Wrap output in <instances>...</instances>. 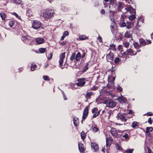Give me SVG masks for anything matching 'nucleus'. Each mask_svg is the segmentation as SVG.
<instances>
[{"label":"nucleus","mask_w":153,"mask_h":153,"mask_svg":"<svg viewBox=\"0 0 153 153\" xmlns=\"http://www.w3.org/2000/svg\"><path fill=\"white\" fill-rule=\"evenodd\" d=\"M91 78H81L77 79L76 85L79 87H82L90 85L91 83Z\"/></svg>","instance_id":"1"},{"label":"nucleus","mask_w":153,"mask_h":153,"mask_svg":"<svg viewBox=\"0 0 153 153\" xmlns=\"http://www.w3.org/2000/svg\"><path fill=\"white\" fill-rule=\"evenodd\" d=\"M42 14L45 19L48 20L53 17L54 14L55 13L53 10L51 9H46L43 10Z\"/></svg>","instance_id":"2"},{"label":"nucleus","mask_w":153,"mask_h":153,"mask_svg":"<svg viewBox=\"0 0 153 153\" xmlns=\"http://www.w3.org/2000/svg\"><path fill=\"white\" fill-rule=\"evenodd\" d=\"M22 40L26 44L29 45H33L34 39L28 36H22Z\"/></svg>","instance_id":"3"},{"label":"nucleus","mask_w":153,"mask_h":153,"mask_svg":"<svg viewBox=\"0 0 153 153\" xmlns=\"http://www.w3.org/2000/svg\"><path fill=\"white\" fill-rule=\"evenodd\" d=\"M65 52L62 53L60 56V59L59 61V67L60 68H61L62 69H63L64 68V67H62V66L63 60L65 58Z\"/></svg>","instance_id":"4"},{"label":"nucleus","mask_w":153,"mask_h":153,"mask_svg":"<svg viewBox=\"0 0 153 153\" xmlns=\"http://www.w3.org/2000/svg\"><path fill=\"white\" fill-rule=\"evenodd\" d=\"M41 25V23L37 20L33 21L32 24V27L35 29L39 28Z\"/></svg>","instance_id":"5"},{"label":"nucleus","mask_w":153,"mask_h":153,"mask_svg":"<svg viewBox=\"0 0 153 153\" xmlns=\"http://www.w3.org/2000/svg\"><path fill=\"white\" fill-rule=\"evenodd\" d=\"M89 106L88 105L86 107L84 110L82 116V119L83 120H85L87 117L88 114V108Z\"/></svg>","instance_id":"6"},{"label":"nucleus","mask_w":153,"mask_h":153,"mask_svg":"<svg viewBox=\"0 0 153 153\" xmlns=\"http://www.w3.org/2000/svg\"><path fill=\"white\" fill-rule=\"evenodd\" d=\"M106 57L107 61L110 62H113L114 58L113 53L110 51L106 55Z\"/></svg>","instance_id":"7"},{"label":"nucleus","mask_w":153,"mask_h":153,"mask_svg":"<svg viewBox=\"0 0 153 153\" xmlns=\"http://www.w3.org/2000/svg\"><path fill=\"white\" fill-rule=\"evenodd\" d=\"M91 148L93 149L94 152H97L99 150V147L98 145L95 143L93 142L91 143Z\"/></svg>","instance_id":"8"},{"label":"nucleus","mask_w":153,"mask_h":153,"mask_svg":"<svg viewBox=\"0 0 153 153\" xmlns=\"http://www.w3.org/2000/svg\"><path fill=\"white\" fill-rule=\"evenodd\" d=\"M116 117L117 118V120H120L123 122H126L127 120V119L123 115L120 114L119 113L117 114Z\"/></svg>","instance_id":"9"},{"label":"nucleus","mask_w":153,"mask_h":153,"mask_svg":"<svg viewBox=\"0 0 153 153\" xmlns=\"http://www.w3.org/2000/svg\"><path fill=\"white\" fill-rule=\"evenodd\" d=\"M78 146L79 152L82 153H84L85 150V148L84 147V144L82 143H79V142Z\"/></svg>","instance_id":"10"},{"label":"nucleus","mask_w":153,"mask_h":153,"mask_svg":"<svg viewBox=\"0 0 153 153\" xmlns=\"http://www.w3.org/2000/svg\"><path fill=\"white\" fill-rule=\"evenodd\" d=\"M141 51V50H136V51L135 52L131 48L129 49H127V52H128V53L129 54H130L132 55H136L137 53L140 52Z\"/></svg>","instance_id":"11"},{"label":"nucleus","mask_w":153,"mask_h":153,"mask_svg":"<svg viewBox=\"0 0 153 153\" xmlns=\"http://www.w3.org/2000/svg\"><path fill=\"white\" fill-rule=\"evenodd\" d=\"M116 105V103L114 101H110L107 104V106L108 107L113 108L115 107Z\"/></svg>","instance_id":"12"},{"label":"nucleus","mask_w":153,"mask_h":153,"mask_svg":"<svg viewBox=\"0 0 153 153\" xmlns=\"http://www.w3.org/2000/svg\"><path fill=\"white\" fill-rule=\"evenodd\" d=\"M125 10H126V12L125 13L129 12L130 13H134L136 14V13L135 10L131 6L125 8Z\"/></svg>","instance_id":"13"},{"label":"nucleus","mask_w":153,"mask_h":153,"mask_svg":"<svg viewBox=\"0 0 153 153\" xmlns=\"http://www.w3.org/2000/svg\"><path fill=\"white\" fill-rule=\"evenodd\" d=\"M112 135L115 137H117L118 135V134L117 133V132L116 128H112L110 131Z\"/></svg>","instance_id":"14"},{"label":"nucleus","mask_w":153,"mask_h":153,"mask_svg":"<svg viewBox=\"0 0 153 153\" xmlns=\"http://www.w3.org/2000/svg\"><path fill=\"white\" fill-rule=\"evenodd\" d=\"M118 4L117 10L119 12H121L122 9L123 8L124 4L123 3L121 2H119Z\"/></svg>","instance_id":"15"},{"label":"nucleus","mask_w":153,"mask_h":153,"mask_svg":"<svg viewBox=\"0 0 153 153\" xmlns=\"http://www.w3.org/2000/svg\"><path fill=\"white\" fill-rule=\"evenodd\" d=\"M117 100L121 103H126L127 101L125 97H123L122 96L121 97H118Z\"/></svg>","instance_id":"16"},{"label":"nucleus","mask_w":153,"mask_h":153,"mask_svg":"<svg viewBox=\"0 0 153 153\" xmlns=\"http://www.w3.org/2000/svg\"><path fill=\"white\" fill-rule=\"evenodd\" d=\"M73 122L75 126L76 127L78 126L79 125V118L76 117H74L73 118Z\"/></svg>","instance_id":"17"},{"label":"nucleus","mask_w":153,"mask_h":153,"mask_svg":"<svg viewBox=\"0 0 153 153\" xmlns=\"http://www.w3.org/2000/svg\"><path fill=\"white\" fill-rule=\"evenodd\" d=\"M133 45L134 48L137 49V50H140V48L142 47L140 44H139L138 42H134L133 43Z\"/></svg>","instance_id":"18"},{"label":"nucleus","mask_w":153,"mask_h":153,"mask_svg":"<svg viewBox=\"0 0 153 153\" xmlns=\"http://www.w3.org/2000/svg\"><path fill=\"white\" fill-rule=\"evenodd\" d=\"M140 44L142 46H144L147 45V42L143 38H140L139 39Z\"/></svg>","instance_id":"19"},{"label":"nucleus","mask_w":153,"mask_h":153,"mask_svg":"<svg viewBox=\"0 0 153 153\" xmlns=\"http://www.w3.org/2000/svg\"><path fill=\"white\" fill-rule=\"evenodd\" d=\"M90 61L86 63L85 65L83 68L82 71V72L83 73H85L88 69V66L89 65Z\"/></svg>","instance_id":"20"},{"label":"nucleus","mask_w":153,"mask_h":153,"mask_svg":"<svg viewBox=\"0 0 153 153\" xmlns=\"http://www.w3.org/2000/svg\"><path fill=\"white\" fill-rule=\"evenodd\" d=\"M93 93V92L91 91L87 93L85 95V97L86 100L91 99V96L92 95Z\"/></svg>","instance_id":"21"},{"label":"nucleus","mask_w":153,"mask_h":153,"mask_svg":"<svg viewBox=\"0 0 153 153\" xmlns=\"http://www.w3.org/2000/svg\"><path fill=\"white\" fill-rule=\"evenodd\" d=\"M36 41L39 44H42L44 42V40L42 38H37L36 39Z\"/></svg>","instance_id":"22"},{"label":"nucleus","mask_w":153,"mask_h":153,"mask_svg":"<svg viewBox=\"0 0 153 153\" xmlns=\"http://www.w3.org/2000/svg\"><path fill=\"white\" fill-rule=\"evenodd\" d=\"M81 58V54L79 52H78L77 54L75 55V59L76 61H79Z\"/></svg>","instance_id":"23"},{"label":"nucleus","mask_w":153,"mask_h":153,"mask_svg":"<svg viewBox=\"0 0 153 153\" xmlns=\"http://www.w3.org/2000/svg\"><path fill=\"white\" fill-rule=\"evenodd\" d=\"M86 135V133H85L84 131H82L80 134L81 139L84 140L85 138Z\"/></svg>","instance_id":"24"},{"label":"nucleus","mask_w":153,"mask_h":153,"mask_svg":"<svg viewBox=\"0 0 153 153\" xmlns=\"http://www.w3.org/2000/svg\"><path fill=\"white\" fill-rule=\"evenodd\" d=\"M0 15L2 20H4L5 19L6 15L4 12L2 11L0 13Z\"/></svg>","instance_id":"25"},{"label":"nucleus","mask_w":153,"mask_h":153,"mask_svg":"<svg viewBox=\"0 0 153 153\" xmlns=\"http://www.w3.org/2000/svg\"><path fill=\"white\" fill-rule=\"evenodd\" d=\"M131 126L134 128L136 127H138L139 126L138 123L137 121H134L133 122Z\"/></svg>","instance_id":"26"},{"label":"nucleus","mask_w":153,"mask_h":153,"mask_svg":"<svg viewBox=\"0 0 153 153\" xmlns=\"http://www.w3.org/2000/svg\"><path fill=\"white\" fill-rule=\"evenodd\" d=\"M16 22V21L11 19L8 25L10 27H12L14 25Z\"/></svg>","instance_id":"27"},{"label":"nucleus","mask_w":153,"mask_h":153,"mask_svg":"<svg viewBox=\"0 0 153 153\" xmlns=\"http://www.w3.org/2000/svg\"><path fill=\"white\" fill-rule=\"evenodd\" d=\"M131 37V35L130 34V31H127L124 34V37L126 38H130Z\"/></svg>","instance_id":"28"},{"label":"nucleus","mask_w":153,"mask_h":153,"mask_svg":"<svg viewBox=\"0 0 153 153\" xmlns=\"http://www.w3.org/2000/svg\"><path fill=\"white\" fill-rule=\"evenodd\" d=\"M26 15L28 16H32V12L30 9H28L27 10Z\"/></svg>","instance_id":"29"},{"label":"nucleus","mask_w":153,"mask_h":153,"mask_svg":"<svg viewBox=\"0 0 153 153\" xmlns=\"http://www.w3.org/2000/svg\"><path fill=\"white\" fill-rule=\"evenodd\" d=\"M88 37H87L85 35H81L79 36V39L81 40H85V39H88Z\"/></svg>","instance_id":"30"},{"label":"nucleus","mask_w":153,"mask_h":153,"mask_svg":"<svg viewBox=\"0 0 153 153\" xmlns=\"http://www.w3.org/2000/svg\"><path fill=\"white\" fill-rule=\"evenodd\" d=\"M153 131L152 127H147L146 128V133H149V132H152Z\"/></svg>","instance_id":"31"},{"label":"nucleus","mask_w":153,"mask_h":153,"mask_svg":"<svg viewBox=\"0 0 153 153\" xmlns=\"http://www.w3.org/2000/svg\"><path fill=\"white\" fill-rule=\"evenodd\" d=\"M46 51V49L45 48H40L39 49V51L40 53H44Z\"/></svg>","instance_id":"32"},{"label":"nucleus","mask_w":153,"mask_h":153,"mask_svg":"<svg viewBox=\"0 0 153 153\" xmlns=\"http://www.w3.org/2000/svg\"><path fill=\"white\" fill-rule=\"evenodd\" d=\"M100 111L101 110H99L98 111L95 113L93 116V118H95L97 117L100 114Z\"/></svg>","instance_id":"33"},{"label":"nucleus","mask_w":153,"mask_h":153,"mask_svg":"<svg viewBox=\"0 0 153 153\" xmlns=\"http://www.w3.org/2000/svg\"><path fill=\"white\" fill-rule=\"evenodd\" d=\"M37 67V65L36 64H32L31 65V66L30 69L31 71H33L35 70V68Z\"/></svg>","instance_id":"34"},{"label":"nucleus","mask_w":153,"mask_h":153,"mask_svg":"<svg viewBox=\"0 0 153 153\" xmlns=\"http://www.w3.org/2000/svg\"><path fill=\"white\" fill-rule=\"evenodd\" d=\"M115 148L117 150H120L121 151H122V150H123L122 148L120 147L119 144L118 143L116 144L115 145Z\"/></svg>","instance_id":"35"},{"label":"nucleus","mask_w":153,"mask_h":153,"mask_svg":"<svg viewBox=\"0 0 153 153\" xmlns=\"http://www.w3.org/2000/svg\"><path fill=\"white\" fill-rule=\"evenodd\" d=\"M76 85V83H71L70 84L71 88L73 90L76 89L77 88L75 87V86Z\"/></svg>","instance_id":"36"},{"label":"nucleus","mask_w":153,"mask_h":153,"mask_svg":"<svg viewBox=\"0 0 153 153\" xmlns=\"http://www.w3.org/2000/svg\"><path fill=\"white\" fill-rule=\"evenodd\" d=\"M75 52H73L71 56L70 57V60L72 61L74 60V59H75Z\"/></svg>","instance_id":"37"},{"label":"nucleus","mask_w":153,"mask_h":153,"mask_svg":"<svg viewBox=\"0 0 153 153\" xmlns=\"http://www.w3.org/2000/svg\"><path fill=\"white\" fill-rule=\"evenodd\" d=\"M92 130L93 132H97L99 130V129L97 127L94 126L92 128Z\"/></svg>","instance_id":"38"},{"label":"nucleus","mask_w":153,"mask_h":153,"mask_svg":"<svg viewBox=\"0 0 153 153\" xmlns=\"http://www.w3.org/2000/svg\"><path fill=\"white\" fill-rule=\"evenodd\" d=\"M119 25L120 27H124L126 26V24L124 22H120Z\"/></svg>","instance_id":"39"},{"label":"nucleus","mask_w":153,"mask_h":153,"mask_svg":"<svg viewBox=\"0 0 153 153\" xmlns=\"http://www.w3.org/2000/svg\"><path fill=\"white\" fill-rule=\"evenodd\" d=\"M136 18L135 14L132 15L128 17V19L130 20H133Z\"/></svg>","instance_id":"40"},{"label":"nucleus","mask_w":153,"mask_h":153,"mask_svg":"<svg viewBox=\"0 0 153 153\" xmlns=\"http://www.w3.org/2000/svg\"><path fill=\"white\" fill-rule=\"evenodd\" d=\"M53 56V53L52 52H50L47 56V59L48 60H51L52 57Z\"/></svg>","instance_id":"41"},{"label":"nucleus","mask_w":153,"mask_h":153,"mask_svg":"<svg viewBox=\"0 0 153 153\" xmlns=\"http://www.w3.org/2000/svg\"><path fill=\"white\" fill-rule=\"evenodd\" d=\"M116 45L114 44L111 45L110 47L109 48V49H112V48L115 50H116V48H115Z\"/></svg>","instance_id":"42"},{"label":"nucleus","mask_w":153,"mask_h":153,"mask_svg":"<svg viewBox=\"0 0 153 153\" xmlns=\"http://www.w3.org/2000/svg\"><path fill=\"white\" fill-rule=\"evenodd\" d=\"M11 14L12 15H13L16 17L18 19H20V17L15 12L12 13Z\"/></svg>","instance_id":"43"},{"label":"nucleus","mask_w":153,"mask_h":153,"mask_svg":"<svg viewBox=\"0 0 153 153\" xmlns=\"http://www.w3.org/2000/svg\"><path fill=\"white\" fill-rule=\"evenodd\" d=\"M120 60V59L118 57H116L115 59L114 62L115 64L118 63Z\"/></svg>","instance_id":"44"},{"label":"nucleus","mask_w":153,"mask_h":153,"mask_svg":"<svg viewBox=\"0 0 153 153\" xmlns=\"http://www.w3.org/2000/svg\"><path fill=\"white\" fill-rule=\"evenodd\" d=\"M98 109L97 107H94L91 110L92 113L93 114H94L97 111Z\"/></svg>","instance_id":"45"},{"label":"nucleus","mask_w":153,"mask_h":153,"mask_svg":"<svg viewBox=\"0 0 153 153\" xmlns=\"http://www.w3.org/2000/svg\"><path fill=\"white\" fill-rule=\"evenodd\" d=\"M123 137L125 138L126 140H128L129 138V137L128 136L127 133H126L123 135Z\"/></svg>","instance_id":"46"},{"label":"nucleus","mask_w":153,"mask_h":153,"mask_svg":"<svg viewBox=\"0 0 153 153\" xmlns=\"http://www.w3.org/2000/svg\"><path fill=\"white\" fill-rule=\"evenodd\" d=\"M129 43L128 42H125L123 43V46L126 48H128L129 46Z\"/></svg>","instance_id":"47"},{"label":"nucleus","mask_w":153,"mask_h":153,"mask_svg":"<svg viewBox=\"0 0 153 153\" xmlns=\"http://www.w3.org/2000/svg\"><path fill=\"white\" fill-rule=\"evenodd\" d=\"M134 151L133 149H129L125 151L127 153H132Z\"/></svg>","instance_id":"48"},{"label":"nucleus","mask_w":153,"mask_h":153,"mask_svg":"<svg viewBox=\"0 0 153 153\" xmlns=\"http://www.w3.org/2000/svg\"><path fill=\"white\" fill-rule=\"evenodd\" d=\"M117 90L120 92H122L123 91V88L119 85H118L117 88Z\"/></svg>","instance_id":"49"},{"label":"nucleus","mask_w":153,"mask_h":153,"mask_svg":"<svg viewBox=\"0 0 153 153\" xmlns=\"http://www.w3.org/2000/svg\"><path fill=\"white\" fill-rule=\"evenodd\" d=\"M43 79L45 81H49L50 79L49 77L47 76L44 75L43 76Z\"/></svg>","instance_id":"50"},{"label":"nucleus","mask_w":153,"mask_h":153,"mask_svg":"<svg viewBox=\"0 0 153 153\" xmlns=\"http://www.w3.org/2000/svg\"><path fill=\"white\" fill-rule=\"evenodd\" d=\"M62 91V95H63V96L64 100H67V97H66L65 94L64 93V92L63 91Z\"/></svg>","instance_id":"51"},{"label":"nucleus","mask_w":153,"mask_h":153,"mask_svg":"<svg viewBox=\"0 0 153 153\" xmlns=\"http://www.w3.org/2000/svg\"><path fill=\"white\" fill-rule=\"evenodd\" d=\"M14 2L17 4H20L22 3V1L21 0H13Z\"/></svg>","instance_id":"52"},{"label":"nucleus","mask_w":153,"mask_h":153,"mask_svg":"<svg viewBox=\"0 0 153 153\" xmlns=\"http://www.w3.org/2000/svg\"><path fill=\"white\" fill-rule=\"evenodd\" d=\"M147 114L149 116H152L153 115V113L151 112H148L146 114H144V115H146Z\"/></svg>","instance_id":"53"},{"label":"nucleus","mask_w":153,"mask_h":153,"mask_svg":"<svg viewBox=\"0 0 153 153\" xmlns=\"http://www.w3.org/2000/svg\"><path fill=\"white\" fill-rule=\"evenodd\" d=\"M69 35V33L67 31H65L63 33V35L66 37Z\"/></svg>","instance_id":"54"},{"label":"nucleus","mask_w":153,"mask_h":153,"mask_svg":"<svg viewBox=\"0 0 153 153\" xmlns=\"http://www.w3.org/2000/svg\"><path fill=\"white\" fill-rule=\"evenodd\" d=\"M59 43L61 45L64 46L66 45V42L63 41L62 42H59Z\"/></svg>","instance_id":"55"},{"label":"nucleus","mask_w":153,"mask_h":153,"mask_svg":"<svg viewBox=\"0 0 153 153\" xmlns=\"http://www.w3.org/2000/svg\"><path fill=\"white\" fill-rule=\"evenodd\" d=\"M111 144V143H109L108 141H107V140H106V146L107 147H110Z\"/></svg>","instance_id":"56"},{"label":"nucleus","mask_w":153,"mask_h":153,"mask_svg":"<svg viewBox=\"0 0 153 153\" xmlns=\"http://www.w3.org/2000/svg\"><path fill=\"white\" fill-rule=\"evenodd\" d=\"M148 122L150 124H152V120L151 117H149V118Z\"/></svg>","instance_id":"57"},{"label":"nucleus","mask_w":153,"mask_h":153,"mask_svg":"<svg viewBox=\"0 0 153 153\" xmlns=\"http://www.w3.org/2000/svg\"><path fill=\"white\" fill-rule=\"evenodd\" d=\"M110 71L112 73H114L116 71V69H114L113 67L112 66L111 68V69Z\"/></svg>","instance_id":"58"},{"label":"nucleus","mask_w":153,"mask_h":153,"mask_svg":"<svg viewBox=\"0 0 153 153\" xmlns=\"http://www.w3.org/2000/svg\"><path fill=\"white\" fill-rule=\"evenodd\" d=\"M123 54L124 56L128 55L129 53H128V52H127V50H126V51L124 52L123 53Z\"/></svg>","instance_id":"59"},{"label":"nucleus","mask_w":153,"mask_h":153,"mask_svg":"<svg viewBox=\"0 0 153 153\" xmlns=\"http://www.w3.org/2000/svg\"><path fill=\"white\" fill-rule=\"evenodd\" d=\"M98 39L100 42H102V38L101 36H99L98 37Z\"/></svg>","instance_id":"60"},{"label":"nucleus","mask_w":153,"mask_h":153,"mask_svg":"<svg viewBox=\"0 0 153 153\" xmlns=\"http://www.w3.org/2000/svg\"><path fill=\"white\" fill-rule=\"evenodd\" d=\"M100 13L102 14H104L105 13V11L104 9H102L100 11Z\"/></svg>","instance_id":"61"},{"label":"nucleus","mask_w":153,"mask_h":153,"mask_svg":"<svg viewBox=\"0 0 153 153\" xmlns=\"http://www.w3.org/2000/svg\"><path fill=\"white\" fill-rule=\"evenodd\" d=\"M107 140V141H112L113 140L112 139V137H109L108 138H107L106 139V140Z\"/></svg>","instance_id":"62"},{"label":"nucleus","mask_w":153,"mask_h":153,"mask_svg":"<svg viewBox=\"0 0 153 153\" xmlns=\"http://www.w3.org/2000/svg\"><path fill=\"white\" fill-rule=\"evenodd\" d=\"M91 90L95 91L97 89V87L95 86H94L91 89Z\"/></svg>","instance_id":"63"},{"label":"nucleus","mask_w":153,"mask_h":153,"mask_svg":"<svg viewBox=\"0 0 153 153\" xmlns=\"http://www.w3.org/2000/svg\"><path fill=\"white\" fill-rule=\"evenodd\" d=\"M147 149H148V153H151L152 150L149 148H147Z\"/></svg>","instance_id":"64"}]
</instances>
